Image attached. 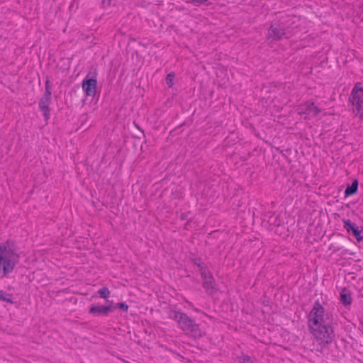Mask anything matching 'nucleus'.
<instances>
[{"mask_svg":"<svg viewBox=\"0 0 363 363\" xmlns=\"http://www.w3.org/2000/svg\"><path fill=\"white\" fill-rule=\"evenodd\" d=\"M333 315L326 312L317 300L308 316V327L322 348L331 344L335 338Z\"/></svg>","mask_w":363,"mask_h":363,"instance_id":"1","label":"nucleus"},{"mask_svg":"<svg viewBox=\"0 0 363 363\" xmlns=\"http://www.w3.org/2000/svg\"><path fill=\"white\" fill-rule=\"evenodd\" d=\"M169 318L175 320L178 327L189 337L194 340L202 337L199 325L186 313L180 311H171Z\"/></svg>","mask_w":363,"mask_h":363,"instance_id":"2","label":"nucleus"},{"mask_svg":"<svg viewBox=\"0 0 363 363\" xmlns=\"http://www.w3.org/2000/svg\"><path fill=\"white\" fill-rule=\"evenodd\" d=\"M291 18L289 16H281L271 22L267 30V39L270 42L279 41L283 38L288 39L291 35Z\"/></svg>","mask_w":363,"mask_h":363,"instance_id":"3","label":"nucleus"},{"mask_svg":"<svg viewBox=\"0 0 363 363\" xmlns=\"http://www.w3.org/2000/svg\"><path fill=\"white\" fill-rule=\"evenodd\" d=\"M52 99V84L48 77H46L45 83V92L39 100L38 107L43 113V116L46 123L50 118V104Z\"/></svg>","mask_w":363,"mask_h":363,"instance_id":"4","label":"nucleus"},{"mask_svg":"<svg viewBox=\"0 0 363 363\" xmlns=\"http://www.w3.org/2000/svg\"><path fill=\"white\" fill-rule=\"evenodd\" d=\"M354 108L353 112L360 118L363 117V88L355 84L349 98Z\"/></svg>","mask_w":363,"mask_h":363,"instance_id":"5","label":"nucleus"},{"mask_svg":"<svg viewBox=\"0 0 363 363\" xmlns=\"http://www.w3.org/2000/svg\"><path fill=\"white\" fill-rule=\"evenodd\" d=\"M97 72H89L82 82L83 91L86 96L94 97L97 92Z\"/></svg>","mask_w":363,"mask_h":363,"instance_id":"6","label":"nucleus"},{"mask_svg":"<svg viewBox=\"0 0 363 363\" xmlns=\"http://www.w3.org/2000/svg\"><path fill=\"white\" fill-rule=\"evenodd\" d=\"M201 276L203 280L202 286L206 292L209 295L216 294L218 289L217 288V285L212 273L208 270L206 272H202Z\"/></svg>","mask_w":363,"mask_h":363,"instance_id":"7","label":"nucleus"},{"mask_svg":"<svg viewBox=\"0 0 363 363\" xmlns=\"http://www.w3.org/2000/svg\"><path fill=\"white\" fill-rule=\"evenodd\" d=\"M18 247L14 240H8L4 245H0V255L1 256L12 257L19 259L18 254Z\"/></svg>","mask_w":363,"mask_h":363,"instance_id":"8","label":"nucleus"},{"mask_svg":"<svg viewBox=\"0 0 363 363\" xmlns=\"http://www.w3.org/2000/svg\"><path fill=\"white\" fill-rule=\"evenodd\" d=\"M18 262V259H13L12 257L1 256L0 255V269H2V277H6L8 274L11 272Z\"/></svg>","mask_w":363,"mask_h":363,"instance_id":"9","label":"nucleus"},{"mask_svg":"<svg viewBox=\"0 0 363 363\" xmlns=\"http://www.w3.org/2000/svg\"><path fill=\"white\" fill-rule=\"evenodd\" d=\"M343 223L344 228L346 229L347 233H351L358 242L363 240V230H359L350 220H344Z\"/></svg>","mask_w":363,"mask_h":363,"instance_id":"10","label":"nucleus"},{"mask_svg":"<svg viewBox=\"0 0 363 363\" xmlns=\"http://www.w3.org/2000/svg\"><path fill=\"white\" fill-rule=\"evenodd\" d=\"M111 312V308L110 307H105V306L103 305H96L92 304L89 307V313L94 315V316H100V315H104L107 316L108 313Z\"/></svg>","mask_w":363,"mask_h":363,"instance_id":"11","label":"nucleus"},{"mask_svg":"<svg viewBox=\"0 0 363 363\" xmlns=\"http://www.w3.org/2000/svg\"><path fill=\"white\" fill-rule=\"evenodd\" d=\"M302 113L306 114H312L313 116H317L321 110L315 106L313 101H307L304 103L302 107Z\"/></svg>","mask_w":363,"mask_h":363,"instance_id":"12","label":"nucleus"},{"mask_svg":"<svg viewBox=\"0 0 363 363\" xmlns=\"http://www.w3.org/2000/svg\"><path fill=\"white\" fill-rule=\"evenodd\" d=\"M351 293L346 288L342 289L340 293V301L344 306H349L352 303Z\"/></svg>","mask_w":363,"mask_h":363,"instance_id":"13","label":"nucleus"},{"mask_svg":"<svg viewBox=\"0 0 363 363\" xmlns=\"http://www.w3.org/2000/svg\"><path fill=\"white\" fill-rule=\"evenodd\" d=\"M190 260L199 267L201 274L202 272L208 271L207 266L201 261V257H197L193 255L190 257Z\"/></svg>","mask_w":363,"mask_h":363,"instance_id":"14","label":"nucleus"},{"mask_svg":"<svg viewBox=\"0 0 363 363\" xmlns=\"http://www.w3.org/2000/svg\"><path fill=\"white\" fill-rule=\"evenodd\" d=\"M358 191V181L354 179L345 190V196L348 197L355 194Z\"/></svg>","mask_w":363,"mask_h":363,"instance_id":"15","label":"nucleus"},{"mask_svg":"<svg viewBox=\"0 0 363 363\" xmlns=\"http://www.w3.org/2000/svg\"><path fill=\"white\" fill-rule=\"evenodd\" d=\"M111 291L108 287H102L98 291V294L100 298L107 299L110 296Z\"/></svg>","mask_w":363,"mask_h":363,"instance_id":"16","label":"nucleus"},{"mask_svg":"<svg viewBox=\"0 0 363 363\" xmlns=\"http://www.w3.org/2000/svg\"><path fill=\"white\" fill-rule=\"evenodd\" d=\"M188 2L195 6H201L202 5L208 6L211 4L208 0H189Z\"/></svg>","mask_w":363,"mask_h":363,"instance_id":"17","label":"nucleus"},{"mask_svg":"<svg viewBox=\"0 0 363 363\" xmlns=\"http://www.w3.org/2000/svg\"><path fill=\"white\" fill-rule=\"evenodd\" d=\"M11 296V294H6L2 290H0V301H5L6 303H13V301L10 298Z\"/></svg>","mask_w":363,"mask_h":363,"instance_id":"18","label":"nucleus"},{"mask_svg":"<svg viewBox=\"0 0 363 363\" xmlns=\"http://www.w3.org/2000/svg\"><path fill=\"white\" fill-rule=\"evenodd\" d=\"M174 77L175 74L174 72H170L166 76L165 82L169 87H172L174 85Z\"/></svg>","mask_w":363,"mask_h":363,"instance_id":"19","label":"nucleus"},{"mask_svg":"<svg viewBox=\"0 0 363 363\" xmlns=\"http://www.w3.org/2000/svg\"><path fill=\"white\" fill-rule=\"evenodd\" d=\"M238 358L240 363H253L250 357L247 354L242 355L241 357H238Z\"/></svg>","mask_w":363,"mask_h":363,"instance_id":"20","label":"nucleus"},{"mask_svg":"<svg viewBox=\"0 0 363 363\" xmlns=\"http://www.w3.org/2000/svg\"><path fill=\"white\" fill-rule=\"evenodd\" d=\"M128 308L129 306L125 302L116 303V309L118 308L123 311L127 312Z\"/></svg>","mask_w":363,"mask_h":363,"instance_id":"21","label":"nucleus"},{"mask_svg":"<svg viewBox=\"0 0 363 363\" xmlns=\"http://www.w3.org/2000/svg\"><path fill=\"white\" fill-rule=\"evenodd\" d=\"M106 305H105V307H110L111 308V312L116 309V304L113 303V301H110L108 298L106 300Z\"/></svg>","mask_w":363,"mask_h":363,"instance_id":"22","label":"nucleus"},{"mask_svg":"<svg viewBox=\"0 0 363 363\" xmlns=\"http://www.w3.org/2000/svg\"><path fill=\"white\" fill-rule=\"evenodd\" d=\"M111 0H102L101 4L104 6H108L111 5Z\"/></svg>","mask_w":363,"mask_h":363,"instance_id":"23","label":"nucleus"},{"mask_svg":"<svg viewBox=\"0 0 363 363\" xmlns=\"http://www.w3.org/2000/svg\"><path fill=\"white\" fill-rule=\"evenodd\" d=\"M274 225H279V223H277L276 220L274 222Z\"/></svg>","mask_w":363,"mask_h":363,"instance_id":"24","label":"nucleus"}]
</instances>
